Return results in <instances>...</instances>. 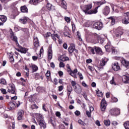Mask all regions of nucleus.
Instances as JSON below:
<instances>
[{
	"mask_svg": "<svg viewBox=\"0 0 129 129\" xmlns=\"http://www.w3.org/2000/svg\"><path fill=\"white\" fill-rule=\"evenodd\" d=\"M68 50L69 53H73V52H74V50H75V45H74V44H71Z\"/></svg>",
	"mask_w": 129,
	"mask_h": 129,
	"instance_id": "aec40b11",
	"label": "nucleus"
},
{
	"mask_svg": "<svg viewBox=\"0 0 129 129\" xmlns=\"http://www.w3.org/2000/svg\"><path fill=\"white\" fill-rule=\"evenodd\" d=\"M18 47H19L20 49H16L17 51H18V52H20V53H22L23 54H26L27 53V51H28V49H27V48H24L20 46L19 44V46H18Z\"/></svg>",
	"mask_w": 129,
	"mask_h": 129,
	"instance_id": "9d476101",
	"label": "nucleus"
},
{
	"mask_svg": "<svg viewBox=\"0 0 129 129\" xmlns=\"http://www.w3.org/2000/svg\"><path fill=\"white\" fill-rule=\"evenodd\" d=\"M33 44L35 48H38V47H40V44L39 43V39L37 37H34Z\"/></svg>",
	"mask_w": 129,
	"mask_h": 129,
	"instance_id": "2eb2a0df",
	"label": "nucleus"
},
{
	"mask_svg": "<svg viewBox=\"0 0 129 129\" xmlns=\"http://www.w3.org/2000/svg\"><path fill=\"white\" fill-rule=\"evenodd\" d=\"M112 68L114 71H118V70H120V67H119L118 62L113 63L112 64Z\"/></svg>",
	"mask_w": 129,
	"mask_h": 129,
	"instance_id": "0eeeda50",
	"label": "nucleus"
},
{
	"mask_svg": "<svg viewBox=\"0 0 129 129\" xmlns=\"http://www.w3.org/2000/svg\"><path fill=\"white\" fill-rule=\"evenodd\" d=\"M63 47L64 49H67V48H68V46L67 45V44H66V43L63 44Z\"/></svg>",
	"mask_w": 129,
	"mask_h": 129,
	"instance_id": "338daca9",
	"label": "nucleus"
},
{
	"mask_svg": "<svg viewBox=\"0 0 129 129\" xmlns=\"http://www.w3.org/2000/svg\"><path fill=\"white\" fill-rule=\"evenodd\" d=\"M63 35L64 36H67L68 35H69V29H68V27H64V30L63 31Z\"/></svg>",
	"mask_w": 129,
	"mask_h": 129,
	"instance_id": "c756f323",
	"label": "nucleus"
},
{
	"mask_svg": "<svg viewBox=\"0 0 129 129\" xmlns=\"http://www.w3.org/2000/svg\"><path fill=\"white\" fill-rule=\"evenodd\" d=\"M84 25L85 27H87V28H88L90 26V24L89 23V22H88L85 23Z\"/></svg>",
	"mask_w": 129,
	"mask_h": 129,
	"instance_id": "052dcab7",
	"label": "nucleus"
},
{
	"mask_svg": "<svg viewBox=\"0 0 129 129\" xmlns=\"http://www.w3.org/2000/svg\"><path fill=\"white\" fill-rule=\"evenodd\" d=\"M96 94L97 95V96H98L99 97H101V96H102L103 95V93L102 92L99 91V90L98 89V90H96Z\"/></svg>",
	"mask_w": 129,
	"mask_h": 129,
	"instance_id": "72a5a7b5",
	"label": "nucleus"
},
{
	"mask_svg": "<svg viewBox=\"0 0 129 129\" xmlns=\"http://www.w3.org/2000/svg\"><path fill=\"white\" fill-rule=\"evenodd\" d=\"M95 123L96 124V125H97L98 126H100V125H101L100 124V122L99 121V120H97L95 121Z\"/></svg>",
	"mask_w": 129,
	"mask_h": 129,
	"instance_id": "09e8293b",
	"label": "nucleus"
},
{
	"mask_svg": "<svg viewBox=\"0 0 129 129\" xmlns=\"http://www.w3.org/2000/svg\"><path fill=\"white\" fill-rule=\"evenodd\" d=\"M9 106L11 107V109H15L16 108V104L13 102H10Z\"/></svg>",
	"mask_w": 129,
	"mask_h": 129,
	"instance_id": "7c9ffc66",
	"label": "nucleus"
},
{
	"mask_svg": "<svg viewBox=\"0 0 129 129\" xmlns=\"http://www.w3.org/2000/svg\"><path fill=\"white\" fill-rule=\"evenodd\" d=\"M9 60H10L11 63H14V61H15V59H14V56H13V55L10 56L9 58Z\"/></svg>",
	"mask_w": 129,
	"mask_h": 129,
	"instance_id": "de8ad7c7",
	"label": "nucleus"
},
{
	"mask_svg": "<svg viewBox=\"0 0 129 129\" xmlns=\"http://www.w3.org/2000/svg\"><path fill=\"white\" fill-rule=\"evenodd\" d=\"M1 91L3 93V94H7V90L5 89H1Z\"/></svg>",
	"mask_w": 129,
	"mask_h": 129,
	"instance_id": "864d4df0",
	"label": "nucleus"
},
{
	"mask_svg": "<svg viewBox=\"0 0 129 129\" xmlns=\"http://www.w3.org/2000/svg\"><path fill=\"white\" fill-rule=\"evenodd\" d=\"M78 72L77 69H75L74 71H72L71 73H70V75L72 76V77H74V78H76V73Z\"/></svg>",
	"mask_w": 129,
	"mask_h": 129,
	"instance_id": "4be33fe9",
	"label": "nucleus"
},
{
	"mask_svg": "<svg viewBox=\"0 0 129 129\" xmlns=\"http://www.w3.org/2000/svg\"><path fill=\"white\" fill-rule=\"evenodd\" d=\"M59 67L60 68H62L63 67H65V64H64V63H63V62L60 61L59 63Z\"/></svg>",
	"mask_w": 129,
	"mask_h": 129,
	"instance_id": "3c124183",
	"label": "nucleus"
},
{
	"mask_svg": "<svg viewBox=\"0 0 129 129\" xmlns=\"http://www.w3.org/2000/svg\"><path fill=\"white\" fill-rule=\"evenodd\" d=\"M95 49L97 54H99V55H102L103 54V52H102V50H101V48H100V47H95Z\"/></svg>",
	"mask_w": 129,
	"mask_h": 129,
	"instance_id": "a878e982",
	"label": "nucleus"
},
{
	"mask_svg": "<svg viewBox=\"0 0 129 129\" xmlns=\"http://www.w3.org/2000/svg\"><path fill=\"white\" fill-rule=\"evenodd\" d=\"M31 2H32V5H34V6H37L39 3L43 2V0H31Z\"/></svg>",
	"mask_w": 129,
	"mask_h": 129,
	"instance_id": "cd10ccee",
	"label": "nucleus"
},
{
	"mask_svg": "<svg viewBox=\"0 0 129 129\" xmlns=\"http://www.w3.org/2000/svg\"><path fill=\"white\" fill-rule=\"evenodd\" d=\"M106 106H107V103H106V101L105 99H102L101 102V111H105V109H106Z\"/></svg>",
	"mask_w": 129,
	"mask_h": 129,
	"instance_id": "39448f33",
	"label": "nucleus"
},
{
	"mask_svg": "<svg viewBox=\"0 0 129 129\" xmlns=\"http://www.w3.org/2000/svg\"><path fill=\"white\" fill-rule=\"evenodd\" d=\"M105 63L106 62L103 59L102 60V61H101V66H102V67L105 66Z\"/></svg>",
	"mask_w": 129,
	"mask_h": 129,
	"instance_id": "6e6d98bb",
	"label": "nucleus"
},
{
	"mask_svg": "<svg viewBox=\"0 0 129 129\" xmlns=\"http://www.w3.org/2000/svg\"><path fill=\"white\" fill-rule=\"evenodd\" d=\"M63 90V86H60L58 87V91H62Z\"/></svg>",
	"mask_w": 129,
	"mask_h": 129,
	"instance_id": "0e129e2a",
	"label": "nucleus"
},
{
	"mask_svg": "<svg viewBox=\"0 0 129 129\" xmlns=\"http://www.w3.org/2000/svg\"><path fill=\"white\" fill-rule=\"evenodd\" d=\"M124 127L125 129H129V121H126L124 123Z\"/></svg>",
	"mask_w": 129,
	"mask_h": 129,
	"instance_id": "ea45409f",
	"label": "nucleus"
},
{
	"mask_svg": "<svg viewBox=\"0 0 129 129\" xmlns=\"http://www.w3.org/2000/svg\"><path fill=\"white\" fill-rule=\"evenodd\" d=\"M93 27L94 29L99 30H101V28L103 27V24H102V23L98 22L95 23L93 24Z\"/></svg>",
	"mask_w": 129,
	"mask_h": 129,
	"instance_id": "423d86ee",
	"label": "nucleus"
},
{
	"mask_svg": "<svg viewBox=\"0 0 129 129\" xmlns=\"http://www.w3.org/2000/svg\"><path fill=\"white\" fill-rule=\"evenodd\" d=\"M109 19L111 20V23L112 25H114L115 23V19L113 17H110Z\"/></svg>",
	"mask_w": 129,
	"mask_h": 129,
	"instance_id": "4c0bfd02",
	"label": "nucleus"
},
{
	"mask_svg": "<svg viewBox=\"0 0 129 129\" xmlns=\"http://www.w3.org/2000/svg\"><path fill=\"white\" fill-rule=\"evenodd\" d=\"M29 67L30 68H31V69H32L33 70L32 72H37V71H38L39 69L38 68V67H37V66L35 64H33L32 63L29 64Z\"/></svg>",
	"mask_w": 129,
	"mask_h": 129,
	"instance_id": "dca6fc26",
	"label": "nucleus"
},
{
	"mask_svg": "<svg viewBox=\"0 0 129 129\" xmlns=\"http://www.w3.org/2000/svg\"><path fill=\"white\" fill-rule=\"evenodd\" d=\"M102 12H103V14L105 16H107V15H108V14H109L110 12V9L108 6H106L103 10Z\"/></svg>",
	"mask_w": 129,
	"mask_h": 129,
	"instance_id": "f8f14e48",
	"label": "nucleus"
},
{
	"mask_svg": "<svg viewBox=\"0 0 129 129\" xmlns=\"http://www.w3.org/2000/svg\"><path fill=\"white\" fill-rule=\"evenodd\" d=\"M121 64L124 66V67H125L126 69H128L129 68V61L125 60V59H122L121 61Z\"/></svg>",
	"mask_w": 129,
	"mask_h": 129,
	"instance_id": "4468645a",
	"label": "nucleus"
},
{
	"mask_svg": "<svg viewBox=\"0 0 129 129\" xmlns=\"http://www.w3.org/2000/svg\"><path fill=\"white\" fill-rule=\"evenodd\" d=\"M104 123L105 125H106V126H109V125H110V120H105L104 121Z\"/></svg>",
	"mask_w": 129,
	"mask_h": 129,
	"instance_id": "c9c22d12",
	"label": "nucleus"
},
{
	"mask_svg": "<svg viewBox=\"0 0 129 129\" xmlns=\"http://www.w3.org/2000/svg\"><path fill=\"white\" fill-rule=\"evenodd\" d=\"M51 37L54 41H56V38H57V39H59V38H60V36L57 35V34H52Z\"/></svg>",
	"mask_w": 129,
	"mask_h": 129,
	"instance_id": "e433bc0d",
	"label": "nucleus"
},
{
	"mask_svg": "<svg viewBox=\"0 0 129 129\" xmlns=\"http://www.w3.org/2000/svg\"><path fill=\"white\" fill-rule=\"evenodd\" d=\"M28 20H29V18L27 17H25L23 18L20 19L19 21L22 24H25L27 23V22H28Z\"/></svg>",
	"mask_w": 129,
	"mask_h": 129,
	"instance_id": "b1692460",
	"label": "nucleus"
},
{
	"mask_svg": "<svg viewBox=\"0 0 129 129\" xmlns=\"http://www.w3.org/2000/svg\"><path fill=\"white\" fill-rule=\"evenodd\" d=\"M91 62H92V59H91L86 60V62L87 63H91Z\"/></svg>",
	"mask_w": 129,
	"mask_h": 129,
	"instance_id": "774afa93",
	"label": "nucleus"
},
{
	"mask_svg": "<svg viewBox=\"0 0 129 129\" xmlns=\"http://www.w3.org/2000/svg\"><path fill=\"white\" fill-rule=\"evenodd\" d=\"M46 7L47 8V10H48V11H54V10H55V7L52 6V5L50 3H47Z\"/></svg>",
	"mask_w": 129,
	"mask_h": 129,
	"instance_id": "393cba45",
	"label": "nucleus"
},
{
	"mask_svg": "<svg viewBox=\"0 0 129 129\" xmlns=\"http://www.w3.org/2000/svg\"><path fill=\"white\" fill-rule=\"evenodd\" d=\"M21 11L22 13H27L28 12V8L26 6L21 7Z\"/></svg>",
	"mask_w": 129,
	"mask_h": 129,
	"instance_id": "473e14b6",
	"label": "nucleus"
},
{
	"mask_svg": "<svg viewBox=\"0 0 129 129\" xmlns=\"http://www.w3.org/2000/svg\"><path fill=\"white\" fill-rule=\"evenodd\" d=\"M32 59H33V61H36V60H38V56H33Z\"/></svg>",
	"mask_w": 129,
	"mask_h": 129,
	"instance_id": "e2e57ef3",
	"label": "nucleus"
},
{
	"mask_svg": "<svg viewBox=\"0 0 129 129\" xmlns=\"http://www.w3.org/2000/svg\"><path fill=\"white\" fill-rule=\"evenodd\" d=\"M111 123L113 125H114V126L118 124V123L116 121H113Z\"/></svg>",
	"mask_w": 129,
	"mask_h": 129,
	"instance_id": "4d7b16f0",
	"label": "nucleus"
},
{
	"mask_svg": "<svg viewBox=\"0 0 129 129\" xmlns=\"http://www.w3.org/2000/svg\"><path fill=\"white\" fill-rule=\"evenodd\" d=\"M110 113L112 115H118L120 113V110L117 108H114L110 110Z\"/></svg>",
	"mask_w": 129,
	"mask_h": 129,
	"instance_id": "20e7f679",
	"label": "nucleus"
},
{
	"mask_svg": "<svg viewBox=\"0 0 129 129\" xmlns=\"http://www.w3.org/2000/svg\"><path fill=\"white\" fill-rule=\"evenodd\" d=\"M123 83H129V77L126 76H123L122 77Z\"/></svg>",
	"mask_w": 129,
	"mask_h": 129,
	"instance_id": "412c9836",
	"label": "nucleus"
},
{
	"mask_svg": "<svg viewBox=\"0 0 129 129\" xmlns=\"http://www.w3.org/2000/svg\"><path fill=\"white\" fill-rule=\"evenodd\" d=\"M9 86H10L11 89H9L8 90V92H11L12 94H15V92H16V91H15V85L10 84Z\"/></svg>",
	"mask_w": 129,
	"mask_h": 129,
	"instance_id": "6ab92c4d",
	"label": "nucleus"
},
{
	"mask_svg": "<svg viewBox=\"0 0 129 129\" xmlns=\"http://www.w3.org/2000/svg\"><path fill=\"white\" fill-rule=\"evenodd\" d=\"M37 120L38 122L40 121H42L44 120V118H43V116L41 114H37Z\"/></svg>",
	"mask_w": 129,
	"mask_h": 129,
	"instance_id": "5701e85b",
	"label": "nucleus"
},
{
	"mask_svg": "<svg viewBox=\"0 0 129 129\" xmlns=\"http://www.w3.org/2000/svg\"><path fill=\"white\" fill-rule=\"evenodd\" d=\"M122 23L125 25L129 24V12L124 14V18L122 19Z\"/></svg>",
	"mask_w": 129,
	"mask_h": 129,
	"instance_id": "f03ea898",
	"label": "nucleus"
},
{
	"mask_svg": "<svg viewBox=\"0 0 129 129\" xmlns=\"http://www.w3.org/2000/svg\"><path fill=\"white\" fill-rule=\"evenodd\" d=\"M35 78L36 80H38V79H40V75H39V73L35 74Z\"/></svg>",
	"mask_w": 129,
	"mask_h": 129,
	"instance_id": "49530a36",
	"label": "nucleus"
},
{
	"mask_svg": "<svg viewBox=\"0 0 129 129\" xmlns=\"http://www.w3.org/2000/svg\"><path fill=\"white\" fill-rule=\"evenodd\" d=\"M75 114L76 115H77L78 116L80 115V111L77 110L75 111Z\"/></svg>",
	"mask_w": 129,
	"mask_h": 129,
	"instance_id": "680f3d73",
	"label": "nucleus"
},
{
	"mask_svg": "<svg viewBox=\"0 0 129 129\" xmlns=\"http://www.w3.org/2000/svg\"><path fill=\"white\" fill-rule=\"evenodd\" d=\"M48 13L49 12H48V10H47L46 8L45 7L42 8L41 10V14H48Z\"/></svg>",
	"mask_w": 129,
	"mask_h": 129,
	"instance_id": "f704fd0d",
	"label": "nucleus"
},
{
	"mask_svg": "<svg viewBox=\"0 0 129 129\" xmlns=\"http://www.w3.org/2000/svg\"><path fill=\"white\" fill-rule=\"evenodd\" d=\"M89 109H90V112H89L88 111H86V113L88 117H91V112H92V111H93V110H94V108H93V106H90Z\"/></svg>",
	"mask_w": 129,
	"mask_h": 129,
	"instance_id": "f3484780",
	"label": "nucleus"
},
{
	"mask_svg": "<svg viewBox=\"0 0 129 129\" xmlns=\"http://www.w3.org/2000/svg\"><path fill=\"white\" fill-rule=\"evenodd\" d=\"M38 123L41 128L45 129L46 128V127H47L46 122H45V121L44 120L43 121H41L40 122H38Z\"/></svg>",
	"mask_w": 129,
	"mask_h": 129,
	"instance_id": "a211bd4d",
	"label": "nucleus"
},
{
	"mask_svg": "<svg viewBox=\"0 0 129 129\" xmlns=\"http://www.w3.org/2000/svg\"><path fill=\"white\" fill-rule=\"evenodd\" d=\"M64 20L67 22V23H70L71 21V19L69 17H65Z\"/></svg>",
	"mask_w": 129,
	"mask_h": 129,
	"instance_id": "8fccbe9b",
	"label": "nucleus"
},
{
	"mask_svg": "<svg viewBox=\"0 0 129 129\" xmlns=\"http://www.w3.org/2000/svg\"><path fill=\"white\" fill-rule=\"evenodd\" d=\"M56 116H61V113H60V112H56L55 113Z\"/></svg>",
	"mask_w": 129,
	"mask_h": 129,
	"instance_id": "69168bd1",
	"label": "nucleus"
},
{
	"mask_svg": "<svg viewBox=\"0 0 129 129\" xmlns=\"http://www.w3.org/2000/svg\"><path fill=\"white\" fill-rule=\"evenodd\" d=\"M71 84H72V86L73 87H74V86H76V82L74 81H72Z\"/></svg>",
	"mask_w": 129,
	"mask_h": 129,
	"instance_id": "bf43d9fd",
	"label": "nucleus"
},
{
	"mask_svg": "<svg viewBox=\"0 0 129 129\" xmlns=\"http://www.w3.org/2000/svg\"><path fill=\"white\" fill-rule=\"evenodd\" d=\"M123 34V31L121 27H118L116 30V37L118 38L121 37V35Z\"/></svg>",
	"mask_w": 129,
	"mask_h": 129,
	"instance_id": "6e6552de",
	"label": "nucleus"
},
{
	"mask_svg": "<svg viewBox=\"0 0 129 129\" xmlns=\"http://www.w3.org/2000/svg\"><path fill=\"white\" fill-rule=\"evenodd\" d=\"M11 39L13 41H14V42H16V45L19 46V42H18V37L14 34L13 32L11 33Z\"/></svg>",
	"mask_w": 129,
	"mask_h": 129,
	"instance_id": "9b49d317",
	"label": "nucleus"
},
{
	"mask_svg": "<svg viewBox=\"0 0 129 129\" xmlns=\"http://www.w3.org/2000/svg\"><path fill=\"white\" fill-rule=\"evenodd\" d=\"M0 84H3V85H6V84H7V81H6V80H5V79H1L0 80Z\"/></svg>",
	"mask_w": 129,
	"mask_h": 129,
	"instance_id": "58836bf2",
	"label": "nucleus"
},
{
	"mask_svg": "<svg viewBox=\"0 0 129 129\" xmlns=\"http://www.w3.org/2000/svg\"><path fill=\"white\" fill-rule=\"evenodd\" d=\"M110 84L112 85H116V84L115 83V82H114V77H112V80L110 82Z\"/></svg>",
	"mask_w": 129,
	"mask_h": 129,
	"instance_id": "79ce46f5",
	"label": "nucleus"
},
{
	"mask_svg": "<svg viewBox=\"0 0 129 129\" xmlns=\"http://www.w3.org/2000/svg\"><path fill=\"white\" fill-rule=\"evenodd\" d=\"M50 71H47V73L45 74V76H46V77H50Z\"/></svg>",
	"mask_w": 129,
	"mask_h": 129,
	"instance_id": "13d9d810",
	"label": "nucleus"
},
{
	"mask_svg": "<svg viewBox=\"0 0 129 129\" xmlns=\"http://www.w3.org/2000/svg\"><path fill=\"white\" fill-rule=\"evenodd\" d=\"M60 61H62L64 62V61H68L69 60V58L67 56H61L59 58Z\"/></svg>",
	"mask_w": 129,
	"mask_h": 129,
	"instance_id": "2f4dec72",
	"label": "nucleus"
},
{
	"mask_svg": "<svg viewBox=\"0 0 129 129\" xmlns=\"http://www.w3.org/2000/svg\"><path fill=\"white\" fill-rule=\"evenodd\" d=\"M24 115V111L23 110H20L18 111L17 113V118L18 120H21L23 118V116Z\"/></svg>",
	"mask_w": 129,
	"mask_h": 129,
	"instance_id": "ddd939ff",
	"label": "nucleus"
},
{
	"mask_svg": "<svg viewBox=\"0 0 129 129\" xmlns=\"http://www.w3.org/2000/svg\"><path fill=\"white\" fill-rule=\"evenodd\" d=\"M82 84L83 86H84V87H86V88L88 87V85H87V84H86V83L84 81L82 82Z\"/></svg>",
	"mask_w": 129,
	"mask_h": 129,
	"instance_id": "5fc2aeb1",
	"label": "nucleus"
},
{
	"mask_svg": "<svg viewBox=\"0 0 129 129\" xmlns=\"http://www.w3.org/2000/svg\"><path fill=\"white\" fill-rule=\"evenodd\" d=\"M75 91L77 92V93H79V92L81 91V88H77V87H75Z\"/></svg>",
	"mask_w": 129,
	"mask_h": 129,
	"instance_id": "a18cd8bd",
	"label": "nucleus"
},
{
	"mask_svg": "<svg viewBox=\"0 0 129 129\" xmlns=\"http://www.w3.org/2000/svg\"><path fill=\"white\" fill-rule=\"evenodd\" d=\"M61 7L64 9V10H66V9H67V4L65 2V1L61 0Z\"/></svg>",
	"mask_w": 129,
	"mask_h": 129,
	"instance_id": "bb28decb",
	"label": "nucleus"
},
{
	"mask_svg": "<svg viewBox=\"0 0 129 129\" xmlns=\"http://www.w3.org/2000/svg\"><path fill=\"white\" fill-rule=\"evenodd\" d=\"M88 69H89V70L91 71V72H93V71L94 70H95V69H94V68H93L90 66H88Z\"/></svg>",
	"mask_w": 129,
	"mask_h": 129,
	"instance_id": "c03bdc74",
	"label": "nucleus"
},
{
	"mask_svg": "<svg viewBox=\"0 0 129 129\" xmlns=\"http://www.w3.org/2000/svg\"><path fill=\"white\" fill-rule=\"evenodd\" d=\"M47 55L49 60H51L53 57V51L52 50V47L51 46L48 47Z\"/></svg>",
	"mask_w": 129,
	"mask_h": 129,
	"instance_id": "1a4fd4ad",
	"label": "nucleus"
},
{
	"mask_svg": "<svg viewBox=\"0 0 129 129\" xmlns=\"http://www.w3.org/2000/svg\"><path fill=\"white\" fill-rule=\"evenodd\" d=\"M105 48L107 52H110L112 50L113 54H115L116 51L114 48H112V46L110 45V42H108L107 44L105 46Z\"/></svg>",
	"mask_w": 129,
	"mask_h": 129,
	"instance_id": "7ed1b4c3",
	"label": "nucleus"
},
{
	"mask_svg": "<svg viewBox=\"0 0 129 129\" xmlns=\"http://www.w3.org/2000/svg\"><path fill=\"white\" fill-rule=\"evenodd\" d=\"M78 75L80 77V80H83V76L82 75V74H81V73H78Z\"/></svg>",
	"mask_w": 129,
	"mask_h": 129,
	"instance_id": "603ef678",
	"label": "nucleus"
},
{
	"mask_svg": "<svg viewBox=\"0 0 129 129\" xmlns=\"http://www.w3.org/2000/svg\"><path fill=\"white\" fill-rule=\"evenodd\" d=\"M78 123H79L80 124H81L82 125H85V123L82 121V120L81 119H79L78 121Z\"/></svg>",
	"mask_w": 129,
	"mask_h": 129,
	"instance_id": "37998d69",
	"label": "nucleus"
},
{
	"mask_svg": "<svg viewBox=\"0 0 129 129\" xmlns=\"http://www.w3.org/2000/svg\"><path fill=\"white\" fill-rule=\"evenodd\" d=\"M100 6H98L97 8H96L94 10H91L90 11L89 10H91L92 9V4H88L84 6L83 7H82V9L85 14H88V15H91L92 14H96L97 13V9L99 8Z\"/></svg>",
	"mask_w": 129,
	"mask_h": 129,
	"instance_id": "f257e3e1",
	"label": "nucleus"
},
{
	"mask_svg": "<svg viewBox=\"0 0 129 129\" xmlns=\"http://www.w3.org/2000/svg\"><path fill=\"white\" fill-rule=\"evenodd\" d=\"M0 20L2 21V22H3V23H5V22H7V16L4 15H0Z\"/></svg>",
	"mask_w": 129,
	"mask_h": 129,
	"instance_id": "c85d7f7f",
	"label": "nucleus"
},
{
	"mask_svg": "<svg viewBox=\"0 0 129 129\" xmlns=\"http://www.w3.org/2000/svg\"><path fill=\"white\" fill-rule=\"evenodd\" d=\"M72 87H71V86H68V91L70 92L69 94V96H70V93L72 92Z\"/></svg>",
	"mask_w": 129,
	"mask_h": 129,
	"instance_id": "a19ab883",
	"label": "nucleus"
}]
</instances>
